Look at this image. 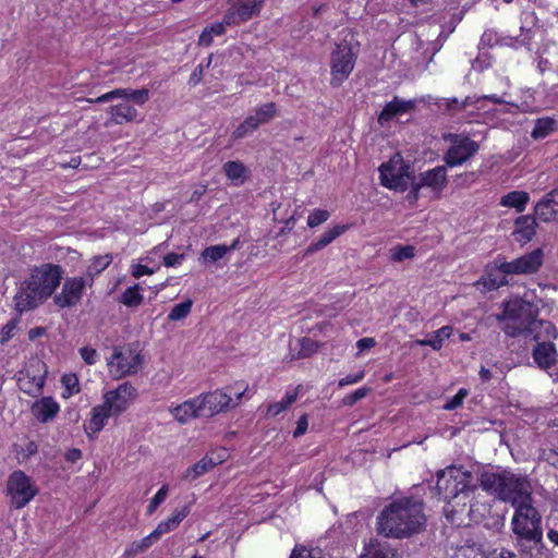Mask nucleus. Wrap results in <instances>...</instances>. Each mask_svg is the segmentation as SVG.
I'll return each mask as SVG.
<instances>
[{"instance_id": "obj_57", "label": "nucleus", "mask_w": 558, "mask_h": 558, "mask_svg": "<svg viewBox=\"0 0 558 558\" xmlns=\"http://www.w3.org/2000/svg\"><path fill=\"white\" fill-rule=\"evenodd\" d=\"M81 357L84 360V362L88 365H93L96 363L98 353L94 348L90 347H83L80 349Z\"/></svg>"}, {"instance_id": "obj_22", "label": "nucleus", "mask_w": 558, "mask_h": 558, "mask_svg": "<svg viewBox=\"0 0 558 558\" xmlns=\"http://www.w3.org/2000/svg\"><path fill=\"white\" fill-rule=\"evenodd\" d=\"M536 227L537 223L533 216H520L514 221V231L512 232V235L517 242L525 244L535 235Z\"/></svg>"}, {"instance_id": "obj_29", "label": "nucleus", "mask_w": 558, "mask_h": 558, "mask_svg": "<svg viewBox=\"0 0 558 558\" xmlns=\"http://www.w3.org/2000/svg\"><path fill=\"white\" fill-rule=\"evenodd\" d=\"M190 511V505H185L180 510L174 511L170 518L161 521L153 532L158 538H160L163 534L175 530L179 524L189 515Z\"/></svg>"}, {"instance_id": "obj_2", "label": "nucleus", "mask_w": 558, "mask_h": 558, "mask_svg": "<svg viewBox=\"0 0 558 558\" xmlns=\"http://www.w3.org/2000/svg\"><path fill=\"white\" fill-rule=\"evenodd\" d=\"M536 306L521 298H514L502 303V312L495 315L496 320L502 323V331L507 337L517 338L523 336L542 338L538 331L543 329V336L548 337L553 332V323L537 319Z\"/></svg>"}, {"instance_id": "obj_44", "label": "nucleus", "mask_w": 558, "mask_h": 558, "mask_svg": "<svg viewBox=\"0 0 558 558\" xmlns=\"http://www.w3.org/2000/svg\"><path fill=\"white\" fill-rule=\"evenodd\" d=\"M477 494V486L469 484L466 487H464L463 490H460L459 493L450 497L449 500L460 499L459 504H478V501L476 500ZM446 502H448V499L446 500Z\"/></svg>"}, {"instance_id": "obj_24", "label": "nucleus", "mask_w": 558, "mask_h": 558, "mask_svg": "<svg viewBox=\"0 0 558 558\" xmlns=\"http://www.w3.org/2000/svg\"><path fill=\"white\" fill-rule=\"evenodd\" d=\"M558 190H553L536 204L535 214L541 220L546 222L558 220V202L555 199Z\"/></svg>"}, {"instance_id": "obj_6", "label": "nucleus", "mask_w": 558, "mask_h": 558, "mask_svg": "<svg viewBox=\"0 0 558 558\" xmlns=\"http://www.w3.org/2000/svg\"><path fill=\"white\" fill-rule=\"evenodd\" d=\"M246 390L247 386L235 384L234 386H228L197 396L205 417H211L220 412H226L236 407Z\"/></svg>"}, {"instance_id": "obj_52", "label": "nucleus", "mask_w": 558, "mask_h": 558, "mask_svg": "<svg viewBox=\"0 0 558 558\" xmlns=\"http://www.w3.org/2000/svg\"><path fill=\"white\" fill-rule=\"evenodd\" d=\"M167 496H168V486L162 485L160 487V489L156 493V495L153 497V499L150 500L148 508H147V512L149 514L154 513L155 510L159 507V505L166 500Z\"/></svg>"}, {"instance_id": "obj_9", "label": "nucleus", "mask_w": 558, "mask_h": 558, "mask_svg": "<svg viewBox=\"0 0 558 558\" xmlns=\"http://www.w3.org/2000/svg\"><path fill=\"white\" fill-rule=\"evenodd\" d=\"M445 141L450 143L444 161L449 167H456L471 159L480 149V145L465 134L449 133L445 135Z\"/></svg>"}, {"instance_id": "obj_50", "label": "nucleus", "mask_w": 558, "mask_h": 558, "mask_svg": "<svg viewBox=\"0 0 558 558\" xmlns=\"http://www.w3.org/2000/svg\"><path fill=\"white\" fill-rule=\"evenodd\" d=\"M300 345H301V349H300L299 354L302 357L311 356L318 350V342H316L315 340H313L311 338H302L300 340Z\"/></svg>"}, {"instance_id": "obj_46", "label": "nucleus", "mask_w": 558, "mask_h": 558, "mask_svg": "<svg viewBox=\"0 0 558 558\" xmlns=\"http://www.w3.org/2000/svg\"><path fill=\"white\" fill-rule=\"evenodd\" d=\"M193 302L191 300H186L179 304H175L168 315V319L171 322H177L185 318L192 310Z\"/></svg>"}, {"instance_id": "obj_21", "label": "nucleus", "mask_w": 558, "mask_h": 558, "mask_svg": "<svg viewBox=\"0 0 558 558\" xmlns=\"http://www.w3.org/2000/svg\"><path fill=\"white\" fill-rule=\"evenodd\" d=\"M171 412L174 418L181 424H185L192 418L205 417L198 397L184 401L172 409Z\"/></svg>"}, {"instance_id": "obj_60", "label": "nucleus", "mask_w": 558, "mask_h": 558, "mask_svg": "<svg viewBox=\"0 0 558 558\" xmlns=\"http://www.w3.org/2000/svg\"><path fill=\"white\" fill-rule=\"evenodd\" d=\"M411 185V190L410 192L408 193L407 195V199L411 203V204H414L416 203V201L420 198V190L422 189V186L420 185V183L416 181V177H414L410 184Z\"/></svg>"}, {"instance_id": "obj_7", "label": "nucleus", "mask_w": 558, "mask_h": 558, "mask_svg": "<svg viewBox=\"0 0 558 558\" xmlns=\"http://www.w3.org/2000/svg\"><path fill=\"white\" fill-rule=\"evenodd\" d=\"M538 332L539 335H544L543 329ZM557 337L558 332L553 324V332H549L548 337L542 336V338L537 339L533 336L530 338L535 341V345L532 350L534 363L539 369L546 372L550 377H553L554 381H558V375L556 374L554 377V374L550 373V369L558 363V351L556 344L553 342Z\"/></svg>"}, {"instance_id": "obj_53", "label": "nucleus", "mask_w": 558, "mask_h": 558, "mask_svg": "<svg viewBox=\"0 0 558 558\" xmlns=\"http://www.w3.org/2000/svg\"><path fill=\"white\" fill-rule=\"evenodd\" d=\"M290 558H325L324 554L318 548L306 549V548H294Z\"/></svg>"}, {"instance_id": "obj_5", "label": "nucleus", "mask_w": 558, "mask_h": 558, "mask_svg": "<svg viewBox=\"0 0 558 558\" xmlns=\"http://www.w3.org/2000/svg\"><path fill=\"white\" fill-rule=\"evenodd\" d=\"M512 532L515 536V546L526 548L525 543L538 541L542 529V515L533 502L514 508L511 520Z\"/></svg>"}, {"instance_id": "obj_40", "label": "nucleus", "mask_w": 558, "mask_h": 558, "mask_svg": "<svg viewBox=\"0 0 558 558\" xmlns=\"http://www.w3.org/2000/svg\"><path fill=\"white\" fill-rule=\"evenodd\" d=\"M277 112V107L275 102H267L255 110V114L248 116L253 118L254 124L258 128L263 123H267L270 121Z\"/></svg>"}, {"instance_id": "obj_64", "label": "nucleus", "mask_w": 558, "mask_h": 558, "mask_svg": "<svg viewBox=\"0 0 558 558\" xmlns=\"http://www.w3.org/2000/svg\"><path fill=\"white\" fill-rule=\"evenodd\" d=\"M203 72H204L203 64L197 65L190 76L189 84L191 86H196L197 84H199V82L203 78Z\"/></svg>"}, {"instance_id": "obj_62", "label": "nucleus", "mask_w": 558, "mask_h": 558, "mask_svg": "<svg viewBox=\"0 0 558 558\" xmlns=\"http://www.w3.org/2000/svg\"><path fill=\"white\" fill-rule=\"evenodd\" d=\"M364 376H365V373L363 371H361L354 375H348L338 381V386L340 388H342L347 385L356 384V383L361 381L364 378Z\"/></svg>"}, {"instance_id": "obj_3", "label": "nucleus", "mask_w": 558, "mask_h": 558, "mask_svg": "<svg viewBox=\"0 0 558 558\" xmlns=\"http://www.w3.org/2000/svg\"><path fill=\"white\" fill-rule=\"evenodd\" d=\"M478 482L483 490L513 508L534 502L532 483L526 475L507 469L483 470Z\"/></svg>"}, {"instance_id": "obj_36", "label": "nucleus", "mask_w": 558, "mask_h": 558, "mask_svg": "<svg viewBox=\"0 0 558 558\" xmlns=\"http://www.w3.org/2000/svg\"><path fill=\"white\" fill-rule=\"evenodd\" d=\"M529 199L530 196L526 192L512 191L501 197L500 205L505 207L515 208L518 213H521L525 209Z\"/></svg>"}, {"instance_id": "obj_43", "label": "nucleus", "mask_w": 558, "mask_h": 558, "mask_svg": "<svg viewBox=\"0 0 558 558\" xmlns=\"http://www.w3.org/2000/svg\"><path fill=\"white\" fill-rule=\"evenodd\" d=\"M144 298L140 293L138 284L128 288L121 295L120 302L129 307H137L142 304Z\"/></svg>"}, {"instance_id": "obj_51", "label": "nucleus", "mask_w": 558, "mask_h": 558, "mask_svg": "<svg viewBox=\"0 0 558 558\" xmlns=\"http://www.w3.org/2000/svg\"><path fill=\"white\" fill-rule=\"evenodd\" d=\"M371 389L367 388V387H362L357 390H355L354 392L352 393H349L343 399H342V403L343 405H347V407H352L354 405L357 401H360L361 399L365 398L368 393H369Z\"/></svg>"}, {"instance_id": "obj_58", "label": "nucleus", "mask_w": 558, "mask_h": 558, "mask_svg": "<svg viewBox=\"0 0 558 558\" xmlns=\"http://www.w3.org/2000/svg\"><path fill=\"white\" fill-rule=\"evenodd\" d=\"M125 89L124 88H117L114 90H111L109 93H106L101 96H99L97 99L93 100L94 102H107L116 98H123L124 99Z\"/></svg>"}, {"instance_id": "obj_39", "label": "nucleus", "mask_w": 558, "mask_h": 558, "mask_svg": "<svg viewBox=\"0 0 558 558\" xmlns=\"http://www.w3.org/2000/svg\"><path fill=\"white\" fill-rule=\"evenodd\" d=\"M300 388L301 386H298L295 390L287 392L281 401L269 404L267 409V414L271 416H277L281 412L286 411L292 403L295 402Z\"/></svg>"}, {"instance_id": "obj_14", "label": "nucleus", "mask_w": 558, "mask_h": 558, "mask_svg": "<svg viewBox=\"0 0 558 558\" xmlns=\"http://www.w3.org/2000/svg\"><path fill=\"white\" fill-rule=\"evenodd\" d=\"M265 0H229V8L225 12L223 22L231 25H240L258 16Z\"/></svg>"}, {"instance_id": "obj_45", "label": "nucleus", "mask_w": 558, "mask_h": 558, "mask_svg": "<svg viewBox=\"0 0 558 558\" xmlns=\"http://www.w3.org/2000/svg\"><path fill=\"white\" fill-rule=\"evenodd\" d=\"M415 247L412 245H397L390 250V259L393 262H403L413 258Z\"/></svg>"}, {"instance_id": "obj_15", "label": "nucleus", "mask_w": 558, "mask_h": 558, "mask_svg": "<svg viewBox=\"0 0 558 558\" xmlns=\"http://www.w3.org/2000/svg\"><path fill=\"white\" fill-rule=\"evenodd\" d=\"M379 174L381 185L399 192H404L414 178L409 165L402 163L397 168L391 161L379 167Z\"/></svg>"}, {"instance_id": "obj_59", "label": "nucleus", "mask_w": 558, "mask_h": 558, "mask_svg": "<svg viewBox=\"0 0 558 558\" xmlns=\"http://www.w3.org/2000/svg\"><path fill=\"white\" fill-rule=\"evenodd\" d=\"M149 99V90L147 88L135 89L131 94V101L137 105H144Z\"/></svg>"}, {"instance_id": "obj_17", "label": "nucleus", "mask_w": 558, "mask_h": 558, "mask_svg": "<svg viewBox=\"0 0 558 558\" xmlns=\"http://www.w3.org/2000/svg\"><path fill=\"white\" fill-rule=\"evenodd\" d=\"M136 396V389L130 383H123L116 389L107 391L104 396V402L113 415H119L130 407Z\"/></svg>"}, {"instance_id": "obj_28", "label": "nucleus", "mask_w": 558, "mask_h": 558, "mask_svg": "<svg viewBox=\"0 0 558 558\" xmlns=\"http://www.w3.org/2000/svg\"><path fill=\"white\" fill-rule=\"evenodd\" d=\"M348 227L344 225H337L333 228L327 230L317 241L310 244V246L304 251V256H308L325 248L329 245L335 239L340 236L347 231Z\"/></svg>"}, {"instance_id": "obj_1", "label": "nucleus", "mask_w": 558, "mask_h": 558, "mask_svg": "<svg viewBox=\"0 0 558 558\" xmlns=\"http://www.w3.org/2000/svg\"><path fill=\"white\" fill-rule=\"evenodd\" d=\"M425 523L423 502L403 497L384 507L376 518V530L387 538L403 539L418 534Z\"/></svg>"}, {"instance_id": "obj_41", "label": "nucleus", "mask_w": 558, "mask_h": 558, "mask_svg": "<svg viewBox=\"0 0 558 558\" xmlns=\"http://www.w3.org/2000/svg\"><path fill=\"white\" fill-rule=\"evenodd\" d=\"M159 538L156 536L154 532L149 535L145 536L138 542H133L125 550V555L135 556L137 554L146 551Z\"/></svg>"}, {"instance_id": "obj_38", "label": "nucleus", "mask_w": 558, "mask_h": 558, "mask_svg": "<svg viewBox=\"0 0 558 558\" xmlns=\"http://www.w3.org/2000/svg\"><path fill=\"white\" fill-rule=\"evenodd\" d=\"M557 128V121L553 118H539L535 121L531 136L534 140H541L548 136Z\"/></svg>"}, {"instance_id": "obj_48", "label": "nucleus", "mask_w": 558, "mask_h": 558, "mask_svg": "<svg viewBox=\"0 0 558 558\" xmlns=\"http://www.w3.org/2000/svg\"><path fill=\"white\" fill-rule=\"evenodd\" d=\"M436 105L439 109L448 112L450 114H454L457 112H461V102L458 98H440L436 101Z\"/></svg>"}, {"instance_id": "obj_31", "label": "nucleus", "mask_w": 558, "mask_h": 558, "mask_svg": "<svg viewBox=\"0 0 558 558\" xmlns=\"http://www.w3.org/2000/svg\"><path fill=\"white\" fill-rule=\"evenodd\" d=\"M453 335V328L451 326H444L438 330L434 331L427 339H417L415 343L421 347H430L435 351H439L445 340L449 339Z\"/></svg>"}, {"instance_id": "obj_55", "label": "nucleus", "mask_w": 558, "mask_h": 558, "mask_svg": "<svg viewBox=\"0 0 558 558\" xmlns=\"http://www.w3.org/2000/svg\"><path fill=\"white\" fill-rule=\"evenodd\" d=\"M65 390L69 395H73L80 391L78 379L74 374L63 375L61 379Z\"/></svg>"}, {"instance_id": "obj_26", "label": "nucleus", "mask_w": 558, "mask_h": 558, "mask_svg": "<svg viewBox=\"0 0 558 558\" xmlns=\"http://www.w3.org/2000/svg\"><path fill=\"white\" fill-rule=\"evenodd\" d=\"M223 460V456L214 457V454H206L203 459L186 470L184 478L194 481L213 470L216 465L222 463Z\"/></svg>"}, {"instance_id": "obj_11", "label": "nucleus", "mask_w": 558, "mask_h": 558, "mask_svg": "<svg viewBox=\"0 0 558 558\" xmlns=\"http://www.w3.org/2000/svg\"><path fill=\"white\" fill-rule=\"evenodd\" d=\"M355 56L348 43L338 44L330 57V84L338 87L354 69Z\"/></svg>"}, {"instance_id": "obj_61", "label": "nucleus", "mask_w": 558, "mask_h": 558, "mask_svg": "<svg viewBox=\"0 0 558 558\" xmlns=\"http://www.w3.org/2000/svg\"><path fill=\"white\" fill-rule=\"evenodd\" d=\"M184 254H178V253H168L163 257V265L166 267H174L177 265H180L182 260L184 259Z\"/></svg>"}, {"instance_id": "obj_30", "label": "nucleus", "mask_w": 558, "mask_h": 558, "mask_svg": "<svg viewBox=\"0 0 558 558\" xmlns=\"http://www.w3.org/2000/svg\"><path fill=\"white\" fill-rule=\"evenodd\" d=\"M109 113L116 124L132 122L137 119V110L128 102L118 104L109 108Z\"/></svg>"}, {"instance_id": "obj_18", "label": "nucleus", "mask_w": 558, "mask_h": 558, "mask_svg": "<svg viewBox=\"0 0 558 558\" xmlns=\"http://www.w3.org/2000/svg\"><path fill=\"white\" fill-rule=\"evenodd\" d=\"M460 499L448 500L444 507V512L451 523L463 524L465 519L477 520L480 513V504H459Z\"/></svg>"}, {"instance_id": "obj_20", "label": "nucleus", "mask_w": 558, "mask_h": 558, "mask_svg": "<svg viewBox=\"0 0 558 558\" xmlns=\"http://www.w3.org/2000/svg\"><path fill=\"white\" fill-rule=\"evenodd\" d=\"M415 100H403L396 96L391 101L386 104V106L379 113L378 123L381 126H384L393 118L413 111L415 109Z\"/></svg>"}, {"instance_id": "obj_19", "label": "nucleus", "mask_w": 558, "mask_h": 558, "mask_svg": "<svg viewBox=\"0 0 558 558\" xmlns=\"http://www.w3.org/2000/svg\"><path fill=\"white\" fill-rule=\"evenodd\" d=\"M416 181L422 187H428L439 195L448 184L446 166H437L420 173Z\"/></svg>"}, {"instance_id": "obj_49", "label": "nucleus", "mask_w": 558, "mask_h": 558, "mask_svg": "<svg viewBox=\"0 0 558 558\" xmlns=\"http://www.w3.org/2000/svg\"><path fill=\"white\" fill-rule=\"evenodd\" d=\"M330 214L325 209H315L307 218V225L311 228H315L328 220Z\"/></svg>"}, {"instance_id": "obj_13", "label": "nucleus", "mask_w": 558, "mask_h": 558, "mask_svg": "<svg viewBox=\"0 0 558 558\" xmlns=\"http://www.w3.org/2000/svg\"><path fill=\"white\" fill-rule=\"evenodd\" d=\"M543 264V251L536 248L531 253L524 254L511 262H506L504 257L496 258V265L506 275H532L538 271Z\"/></svg>"}, {"instance_id": "obj_37", "label": "nucleus", "mask_w": 558, "mask_h": 558, "mask_svg": "<svg viewBox=\"0 0 558 558\" xmlns=\"http://www.w3.org/2000/svg\"><path fill=\"white\" fill-rule=\"evenodd\" d=\"M452 558H487L482 546L466 541L463 545L457 546Z\"/></svg>"}, {"instance_id": "obj_12", "label": "nucleus", "mask_w": 558, "mask_h": 558, "mask_svg": "<svg viewBox=\"0 0 558 558\" xmlns=\"http://www.w3.org/2000/svg\"><path fill=\"white\" fill-rule=\"evenodd\" d=\"M142 355L131 348H114L108 360L109 372L114 378L134 375L141 368Z\"/></svg>"}, {"instance_id": "obj_42", "label": "nucleus", "mask_w": 558, "mask_h": 558, "mask_svg": "<svg viewBox=\"0 0 558 558\" xmlns=\"http://www.w3.org/2000/svg\"><path fill=\"white\" fill-rule=\"evenodd\" d=\"M112 262L110 254L94 257L92 264L87 268V274L90 278L89 284L93 283V278L105 270Z\"/></svg>"}, {"instance_id": "obj_10", "label": "nucleus", "mask_w": 558, "mask_h": 558, "mask_svg": "<svg viewBox=\"0 0 558 558\" xmlns=\"http://www.w3.org/2000/svg\"><path fill=\"white\" fill-rule=\"evenodd\" d=\"M7 490L15 509L24 508L38 493L32 478L21 470L10 474Z\"/></svg>"}, {"instance_id": "obj_4", "label": "nucleus", "mask_w": 558, "mask_h": 558, "mask_svg": "<svg viewBox=\"0 0 558 558\" xmlns=\"http://www.w3.org/2000/svg\"><path fill=\"white\" fill-rule=\"evenodd\" d=\"M62 278V269L58 265L45 264L36 268L15 295L17 312L33 310L52 295Z\"/></svg>"}, {"instance_id": "obj_27", "label": "nucleus", "mask_w": 558, "mask_h": 558, "mask_svg": "<svg viewBox=\"0 0 558 558\" xmlns=\"http://www.w3.org/2000/svg\"><path fill=\"white\" fill-rule=\"evenodd\" d=\"M113 413L105 404L96 405L92 410V416L87 425H85V433L87 435L99 433L104 426L106 420H108Z\"/></svg>"}, {"instance_id": "obj_8", "label": "nucleus", "mask_w": 558, "mask_h": 558, "mask_svg": "<svg viewBox=\"0 0 558 558\" xmlns=\"http://www.w3.org/2000/svg\"><path fill=\"white\" fill-rule=\"evenodd\" d=\"M472 473L462 466L450 465L437 472L436 489L442 500H447L454 494L463 490L471 484Z\"/></svg>"}, {"instance_id": "obj_33", "label": "nucleus", "mask_w": 558, "mask_h": 558, "mask_svg": "<svg viewBox=\"0 0 558 558\" xmlns=\"http://www.w3.org/2000/svg\"><path fill=\"white\" fill-rule=\"evenodd\" d=\"M238 243L239 239L234 240L231 245L218 244L208 246L202 252L201 258L203 259L204 263H216L223 258L227 253L235 250Z\"/></svg>"}, {"instance_id": "obj_47", "label": "nucleus", "mask_w": 558, "mask_h": 558, "mask_svg": "<svg viewBox=\"0 0 558 558\" xmlns=\"http://www.w3.org/2000/svg\"><path fill=\"white\" fill-rule=\"evenodd\" d=\"M253 118L247 117L232 133L233 140H242L252 134L256 129Z\"/></svg>"}, {"instance_id": "obj_32", "label": "nucleus", "mask_w": 558, "mask_h": 558, "mask_svg": "<svg viewBox=\"0 0 558 558\" xmlns=\"http://www.w3.org/2000/svg\"><path fill=\"white\" fill-rule=\"evenodd\" d=\"M365 550L366 553L361 558H398L396 549L388 543H381L377 539H372Z\"/></svg>"}, {"instance_id": "obj_35", "label": "nucleus", "mask_w": 558, "mask_h": 558, "mask_svg": "<svg viewBox=\"0 0 558 558\" xmlns=\"http://www.w3.org/2000/svg\"><path fill=\"white\" fill-rule=\"evenodd\" d=\"M526 548L518 547L519 550L529 556V558H551L550 550L545 546L543 542V532L539 533L538 541H530L525 543Z\"/></svg>"}, {"instance_id": "obj_63", "label": "nucleus", "mask_w": 558, "mask_h": 558, "mask_svg": "<svg viewBox=\"0 0 558 558\" xmlns=\"http://www.w3.org/2000/svg\"><path fill=\"white\" fill-rule=\"evenodd\" d=\"M308 422L306 414L302 415L296 423V428L293 432L294 437H300L307 430Z\"/></svg>"}, {"instance_id": "obj_25", "label": "nucleus", "mask_w": 558, "mask_h": 558, "mask_svg": "<svg viewBox=\"0 0 558 558\" xmlns=\"http://www.w3.org/2000/svg\"><path fill=\"white\" fill-rule=\"evenodd\" d=\"M59 404L51 397H44L32 405V414L40 422L47 423L52 421L58 414Z\"/></svg>"}, {"instance_id": "obj_23", "label": "nucleus", "mask_w": 558, "mask_h": 558, "mask_svg": "<svg viewBox=\"0 0 558 558\" xmlns=\"http://www.w3.org/2000/svg\"><path fill=\"white\" fill-rule=\"evenodd\" d=\"M508 275L504 274L496 265V259L493 263V266H487L485 270V275L476 281L475 286L477 288L483 287L485 290H495L502 286L508 284Z\"/></svg>"}, {"instance_id": "obj_16", "label": "nucleus", "mask_w": 558, "mask_h": 558, "mask_svg": "<svg viewBox=\"0 0 558 558\" xmlns=\"http://www.w3.org/2000/svg\"><path fill=\"white\" fill-rule=\"evenodd\" d=\"M86 284L87 281L83 277L66 278L61 292L53 296L54 304L60 308L76 306L81 302Z\"/></svg>"}, {"instance_id": "obj_54", "label": "nucleus", "mask_w": 558, "mask_h": 558, "mask_svg": "<svg viewBox=\"0 0 558 558\" xmlns=\"http://www.w3.org/2000/svg\"><path fill=\"white\" fill-rule=\"evenodd\" d=\"M17 324L19 319L12 318L2 327L0 339L1 344L7 343L14 336V331L17 327Z\"/></svg>"}, {"instance_id": "obj_56", "label": "nucleus", "mask_w": 558, "mask_h": 558, "mask_svg": "<svg viewBox=\"0 0 558 558\" xmlns=\"http://www.w3.org/2000/svg\"><path fill=\"white\" fill-rule=\"evenodd\" d=\"M468 396V391L465 389H460L456 396H453L451 399H449L446 404L444 405V409L445 410H448V411H451V410H454L457 408H459L464 398Z\"/></svg>"}, {"instance_id": "obj_34", "label": "nucleus", "mask_w": 558, "mask_h": 558, "mask_svg": "<svg viewBox=\"0 0 558 558\" xmlns=\"http://www.w3.org/2000/svg\"><path fill=\"white\" fill-rule=\"evenodd\" d=\"M222 170L226 177L233 183V185H241L246 179V167L239 160H230L223 163Z\"/></svg>"}]
</instances>
